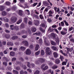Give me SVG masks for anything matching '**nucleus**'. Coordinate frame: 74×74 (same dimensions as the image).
<instances>
[{
  "label": "nucleus",
  "instance_id": "nucleus-1",
  "mask_svg": "<svg viewBox=\"0 0 74 74\" xmlns=\"http://www.w3.org/2000/svg\"><path fill=\"white\" fill-rule=\"evenodd\" d=\"M45 53L46 55H51L52 54V51L49 47L46 48Z\"/></svg>",
  "mask_w": 74,
  "mask_h": 74
},
{
  "label": "nucleus",
  "instance_id": "nucleus-2",
  "mask_svg": "<svg viewBox=\"0 0 74 74\" xmlns=\"http://www.w3.org/2000/svg\"><path fill=\"white\" fill-rule=\"evenodd\" d=\"M54 14V12L52 11V10H49V12L47 13V14H49L47 16L48 17V18H49V16L50 17L52 16V14Z\"/></svg>",
  "mask_w": 74,
  "mask_h": 74
},
{
  "label": "nucleus",
  "instance_id": "nucleus-3",
  "mask_svg": "<svg viewBox=\"0 0 74 74\" xmlns=\"http://www.w3.org/2000/svg\"><path fill=\"white\" fill-rule=\"evenodd\" d=\"M17 19H18L16 17H13L11 18V22L13 23H15V22H16Z\"/></svg>",
  "mask_w": 74,
  "mask_h": 74
},
{
  "label": "nucleus",
  "instance_id": "nucleus-4",
  "mask_svg": "<svg viewBox=\"0 0 74 74\" xmlns=\"http://www.w3.org/2000/svg\"><path fill=\"white\" fill-rule=\"evenodd\" d=\"M25 53L26 55H30L31 54V51L29 49H27V51H25Z\"/></svg>",
  "mask_w": 74,
  "mask_h": 74
},
{
  "label": "nucleus",
  "instance_id": "nucleus-5",
  "mask_svg": "<svg viewBox=\"0 0 74 74\" xmlns=\"http://www.w3.org/2000/svg\"><path fill=\"white\" fill-rule=\"evenodd\" d=\"M39 61L41 63L45 62V60L42 58H40L39 59Z\"/></svg>",
  "mask_w": 74,
  "mask_h": 74
},
{
  "label": "nucleus",
  "instance_id": "nucleus-6",
  "mask_svg": "<svg viewBox=\"0 0 74 74\" xmlns=\"http://www.w3.org/2000/svg\"><path fill=\"white\" fill-rule=\"evenodd\" d=\"M23 44H24L25 46H28L29 43L27 40H24L23 42Z\"/></svg>",
  "mask_w": 74,
  "mask_h": 74
},
{
  "label": "nucleus",
  "instance_id": "nucleus-7",
  "mask_svg": "<svg viewBox=\"0 0 74 74\" xmlns=\"http://www.w3.org/2000/svg\"><path fill=\"white\" fill-rule=\"evenodd\" d=\"M43 4L45 5V6H47L48 5H49V4L48 2H47V1H43Z\"/></svg>",
  "mask_w": 74,
  "mask_h": 74
},
{
  "label": "nucleus",
  "instance_id": "nucleus-8",
  "mask_svg": "<svg viewBox=\"0 0 74 74\" xmlns=\"http://www.w3.org/2000/svg\"><path fill=\"white\" fill-rule=\"evenodd\" d=\"M51 37H52L53 39H56V34L54 33H52L51 34Z\"/></svg>",
  "mask_w": 74,
  "mask_h": 74
},
{
  "label": "nucleus",
  "instance_id": "nucleus-9",
  "mask_svg": "<svg viewBox=\"0 0 74 74\" xmlns=\"http://www.w3.org/2000/svg\"><path fill=\"white\" fill-rule=\"evenodd\" d=\"M7 45L9 46H13V45H14V43L11 42H9L7 43Z\"/></svg>",
  "mask_w": 74,
  "mask_h": 74
},
{
  "label": "nucleus",
  "instance_id": "nucleus-10",
  "mask_svg": "<svg viewBox=\"0 0 74 74\" xmlns=\"http://www.w3.org/2000/svg\"><path fill=\"white\" fill-rule=\"evenodd\" d=\"M55 62L56 64H59L60 63V60L59 58H57L56 59Z\"/></svg>",
  "mask_w": 74,
  "mask_h": 74
},
{
  "label": "nucleus",
  "instance_id": "nucleus-11",
  "mask_svg": "<svg viewBox=\"0 0 74 74\" xmlns=\"http://www.w3.org/2000/svg\"><path fill=\"white\" fill-rule=\"evenodd\" d=\"M39 23H40V22L38 20H36L34 22V25H36V26H38L39 25Z\"/></svg>",
  "mask_w": 74,
  "mask_h": 74
},
{
  "label": "nucleus",
  "instance_id": "nucleus-12",
  "mask_svg": "<svg viewBox=\"0 0 74 74\" xmlns=\"http://www.w3.org/2000/svg\"><path fill=\"white\" fill-rule=\"evenodd\" d=\"M5 9V7L4 6L0 5V11H2Z\"/></svg>",
  "mask_w": 74,
  "mask_h": 74
},
{
  "label": "nucleus",
  "instance_id": "nucleus-13",
  "mask_svg": "<svg viewBox=\"0 0 74 74\" xmlns=\"http://www.w3.org/2000/svg\"><path fill=\"white\" fill-rule=\"evenodd\" d=\"M18 14L20 16H22L23 15V12L21 10H20L18 11Z\"/></svg>",
  "mask_w": 74,
  "mask_h": 74
},
{
  "label": "nucleus",
  "instance_id": "nucleus-14",
  "mask_svg": "<svg viewBox=\"0 0 74 74\" xmlns=\"http://www.w3.org/2000/svg\"><path fill=\"white\" fill-rule=\"evenodd\" d=\"M10 55L11 56H14L15 55V53L13 51H11L10 53Z\"/></svg>",
  "mask_w": 74,
  "mask_h": 74
},
{
  "label": "nucleus",
  "instance_id": "nucleus-15",
  "mask_svg": "<svg viewBox=\"0 0 74 74\" xmlns=\"http://www.w3.org/2000/svg\"><path fill=\"white\" fill-rule=\"evenodd\" d=\"M5 37L6 38H9L10 37V35L9 34H6L4 35Z\"/></svg>",
  "mask_w": 74,
  "mask_h": 74
},
{
  "label": "nucleus",
  "instance_id": "nucleus-16",
  "mask_svg": "<svg viewBox=\"0 0 74 74\" xmlns=\"http://www.w3.org/2000/svg\"><path fill=\"white\" fill-rule=\"evenodd\" d=\"M66 62H63L62 64V66H64V65H66V64H67V62L68 61V60H67L66 59Z\"/></svg>",
  "mask_w": 74,
  "mask_h": 74
},
{
  "label": "nucleus",
  "instance_id": "nucleus-17",
  "mask_svg": "<svg viewBox=\"0 0 74 74\" xmlns=\"http://www.w3.org/2000/svg\"><path fill=\"white\" fill-rule=\"evenodd\" d=\"M3 60L4 61H6V62H8V61H9V60L7 58L5 57H4L3 58Z\"/></svg>",
  "mask_w": 74,
  "mask_h": 74
},
{
  "label": "nucleus",
  "instance_id": "nucleus-18",
  "mask_svg": "<svg viewBox=\"0 0 74 74\" xmlns=\"http://www.w3.org/2000/svg\"><path fill=\"white\" fill-rule=\"evenodd\" d=\"M53 55L55 58H58V53L56 52H54L53 53Z\"/></svg>",
  "mask_w": 74,
  "mask_h": 74
},
{
  "label": "nucleus",
  "instance_id": "nucleus-19",
  "mask_svg": "<svg viewBox=\"0 0 74 74\" xmlns=\"http://www.w3.org/2000/svg\"><path fill=\"white\" fill-rule=\"evenodd\" d=\"M51 45H53L55 46L56 45V43H55V42H54V41H53L52 40H51Z\"/></svg>",
  "mask_w": 74,
  "mask_h": 74
},
{
  "label": "nucleus",
  "instance_id": "nucleus-20",
  "mask_svg": "<svg viewBox=\"0 0 74 74\" xmlns=\"http://www.w3.org/2000/svg\"><path fill=\"white\" fill-rule=\"evenodd\" d=\"M38 48H39V45L38 44L36 45L35 48V50L38 51Z\"/></svg>",
  "mask_w": 74,
  "mask_h": 74
},
{
  "label": "nucleus",
  "instance_id": "nucleus-21",
  "mask_svg": "<svg viewBox=\"0 0 74 74\" xmlns=\"http://www.w3.org/2000/svg\"><path fill=\"white\" fill-rule=\"evenodd\" d=\"M36 28L35 27H33L32 28L31 30L32 32H36Z\"/></svg>",
  "mask_w": 74,
  "mask_h": 74
},
{
  "label": "nucleus",
  "instance_id": "nucleus-22",
  "mask_svg": "<svg viewBox=\"0 0 74 74\" xmlns=\"http://www.w3.org/2000/svg\"><path fill=\"white\" fill-rule=\"evenodd\" d=\"M61 34H62V35H66L67 33L65 32L64 31H62L61 32Z\"/></svg>",
  "mask_w": 74,
  "mask_h": 74
},
{
  "label": "nucleus",
  "instance_id": "nucleus-23",
  "mask_svg": "<svg viewBox=\"0 0 74 74\" xmlns=\"http://www.w3.org/2000/svg\"><path fill=\"white\" fill-rule=\"evenodd\" d=\"M2 15L3 16H5L7 15V12L5 11H3L2 12Z\"/></svg>",
  "mask_w": 74,
  "mask_h": 74
},
{
  "label": "nucleus",
  "instance_id": "nucleus-24",
  "mask_svg": "<svg viewBox=\"0 0 74 74\" xmlns=\"http://www.w3.org/2000/svg\"><path fill=\"white\" fill-rule=\"evenodd\" d=\"M18 38V37L16 36H13L12 38V40H16V39H17Z\"/></svg>",
  "mask_w": 74,
  "mask_h": 74
},
{
  "label": "nucleus",
  "instance_id": "nucleus-25",
  "mask_svg": "<svg viewBox=\"0 0 74 74\" xmlns=\"http://www.w3.org/2000/svg\"><path fill=\"white\" fill-rule=\"evenodd\" d=\"M48 73H50L51 74H54V73H53V71H52L51 70V69H49L48 71Z\"/></svg>",
  "mask_w": 74,
  "mask_h": 74
},
{
  "label": "nucleus",
  "instance_id": "nucleus-26",
  "mask_svg": "<svg viewBox=\"0 0 74 74\" xmlns=\"http://www.w3.org/2000/svg\"><path fill=\"white\" fill-rule=\"evenodd\" d=\"M47 63L48 65H49L50 66H52V65H53V63L51 62H48Z\"/></svg>",
  "mask_w": 74,
  "mask_h": 74
},
{
  "label": "nucleus",
  "instance_id": "nucleus-27",
  "mask_svg": "<svg viewBox=\"0 0 74 74\" xmlns=\"http://www.w3.org/2000/svg\"><path fill=\"white\" fill-rule=\"evenodd\" d=\"M61 61V62H63V59H64V57L62 56H60V57L59 58Z\"/></svg>",
  "mask_w": 74,
  "mask_h": 74
},
{
  "label": "nucleus",
  "instance_id": "nucleus-28",
  "mask_svg": "<svg viewBox=\"0 0 74 74\" xmlns=\"http://www.w3.org/2000/svg\"><path fill=\"white\" fill-rule=\"evenodd\" d=\"M3 19H4V21L6 22H8V19L6 18L3 17Z\"/></svg>",
  "mask_w": 74,
  "mask_h": 74
},
{
  "label": "nucleus",
  "instance_id": "nucleus-29",
  "mask_svg": "<svg viewBox=\"0 0 74 74\" xmlns=\"http://www.w3.org/2000/svg\"><path fill=\"white\" fill-rule=\"evenodd\" d=\"M59 41H60L59 38V37H57V38L56 39V42H57L58 43V42H59Z\"/></svg>",
  "mask_w": 74,
  "mask_h": 74
},
{
  "label": "nucleus",
  "instance_id": "nucleus-30",
  "mask_svg": "<svg viewBox=\"0 0 74 74\" xmlns=\"http://www.w3.org/2000/svg\"><path fill=\"white\" fill-rule=\"evenodd\" d=\"M34 16L36 18V19H39V16H38L35 14H34Z\"/></svg>",
  "mask_w": 74,
  "mask_h": 74
},
{
  "label": "nucleus",
  "instance_id": "nucleus-31",
  "mask_svg": "<svg viewBox=\"0 0 74 74\" xmlns=\"http://www.w3.org/2000/svg\"><path fill=\"white\" fill-rule=\"evenodd\" d=\"M20 49L22 51H25L26 49V47H20Z\"/></svg>",
  "mask_w": 74,
  "mask_h": 74
},
{
  "label": "nucleus",
  "instance_id": "nucleus-32",
  "mask_svg": "<svg viewBox=\"0 0 74 74\" xmlns=\"http://www.w3.org/2000/svg\"><path fill=\"white\" fill-rule=\"evenodd\" d=\"M3 65H5V66H7L8 64H7V62H3Z\"/></svg>",
  "mask_w": 74,
  "mask_h": 74
},
{
  "label": "nucleus",
  "instance_id": "nucleus-33",
  "mask_svg": "<svg viewBox=\"0 0 74 74\" xmlns=\"http://www.w3.org/2000/svg\"><path fill=\"white\" fill-rule=\"evenodd\" d=\"M45 7H42L41 9H40V13H42V10L44 8H45Z\"/></svg>",
  "mask_w": 74,
  "mask_h": 74
},
{
  "label": "nucleus",
  "instance_id": "nucleus-34",
  "mask_svg": "<svg viewBox=\"0 0 74 74\" xmlns=\"http://www.w3.org/2000/svg\"><path fill=\"white\" fill-rule=\"evenodd\" d=\"M49 31H50L51 32L53 31L54 30V29H51V27H49L48 29Z\"/></svg>",
  "mask_w": 74,
  "mask_h": 74
},
{
  "label": "nucleus",
  "instance_id": "nucleus-35",
  "mask_svg": "<svg viewBox=\"0 0 74 74\" xmlns=\"http://www.w3.org/2000/svg\"><path fill=\"white\" fill-rule=\"evenodd\" d=\"M10 27H11L10 28V30H13L14 29V28H13V27H14V25H11L10 26Z\"/></svg>",
  "mask_w": 74,
  "mask_h": 74
},
{
  "label": "nucleus",
  "instance_id": "nucleus-36",
  "mask_svg": "<svg viewBox=\"0 0 74 74\" xmlns=\"http://www.w3.org/2000/svg\"><path fill=\"white\" fill-rule=\"evenodd\" d=\"M41 55L42 56L44 55L45 53H44V51L43 50H42L41 51Z\"/></svg>",
  "mask_w": 74,
  "mask_h": 74
},
{
  "label": "nucleus",
  "instance_id": "nucleus-37",
  "mask_svg": "<svg viewBox=\"0 0 74 74\" xmlns=\"http://www.w3.org/2000/svg\"><path fill=\"white\" fill-rule=\"evenodd\" d=\"M48 11V8H46L43 14L44 15H45V11L46 12H47Z\"/></svg>",
  "mask_w": 74,
  "mask_h": 74
},
{
  "label": "nucleus",
  "instance_id": "nucleus-38",
  "mask_svg": "<svg viewBox=\"0 0 74 74\" xmlns=\"http://www.w3.org/2000/svg\"><path fill=\"white\" fill-rule=\"evenodd\" d=\"M63 21L65 23V24L66 26H69V23H67V21H66V20H64Z\"/></svg>",
  "mask_w": 74,
  "mask_h": 74
},
{
  "label": "nucleus",
  "instance_id": "nucleus-39",
  "mask_svg": "<svg viewBox=\"0 0 74 74\" xmlns=\"http://www.w3.org/2000/svg\"><path fill=\"white\" fill-rule=\"evenodd\" d=\"M40 30L42 33H44V32H45V30H44V29H43L41 27L40 28Z\"/></svg>",
  "mask_w": 74,
  "mask_h": 74
},
{
  "label": "nucleus",
  "instance_id": "nucleus-40",
  "mask_svg": "<svg viewBox=\"0 0 74 74\" xmlns=\"http://www.w3.org/2000/svg\"><path fill=\"white\" fill-rule=\"evenodd\" d=\"M52 48L53 49L54 51H56V50H57V48L56 47L52 46Z\"/></svg>",
  "mask_w": 74,
  "mask_h": 74
},
{
  "label": "nucleus",
  "instance_id": "nucleus-41",
  "mask_svg": "<svg viewBox=\"0 0 74 74\" xmlns=\"http://www.w3.org/2000/svg\"><path fill=\"white\" fill-rule=\"evenodd\" d=\"M24 21L25 23H27V18H25L24 19Z\"/></svg>",
  "mask_w": 74,
  "mask_h": 74
},
{
  "label": "nucleus",
  "instance_id": "nucleus-42",
  "mask_svg": "<svg viewBox=\"0 0 74 74\" xmlns=\"http://www.w3.org/2000/svg\"><path fill=\"white\" fill-rule=\"evenodd\" d=\"M40 26L42 27H44L45 26V24L44 23H42L41 24Z\"/></svg>",
  "mask_w": 74,
  "mask_h": 74
},
{
  "label": "nucleus",
  "instance_id": "nucleus-43",
  "mask_svg": "<svg viewBox=\"0 0 74 74\" xmlns=\"http://www.w3.org/2000/svg\"><path fill=\"white\" fill-rule=\"evenodd\" d=\"M63 29L64 30V32H65L66 33H67V28H64Z\"/></svg>",
  "mask_w": 74,
  "mask_h": 74
},
{
  "label": "nucleus",
  "instance_id": "nucleus-44",
  "mask_svg": "<svg viewBox=\"0 0 74 74\" xmlns=\"http://www.w3.org/2000/svg\"><path fill=\"white\" fill-rule=\"evenodd\" d=\"M40 73V71L38 70H36L35 73H34V74H39Z\"/></svg>",
  "mask_w": 74,
  "mask_h": 74
},
{
  "label": "nucleus",
  "instance_id": "nucleus-45",
  "mask_svg": "<svg viewBox=\"0 0 74 74\" xmlns=\"http://www.w3.org/2000/svg\"><path fill=\"white\" fill-rule=\"evenodd\" d=\"M22 22V20L20 19L16 23L17 24H19V23H21Z\"/></svg>",
  "mask_w": 74,
  "mask_h": 74
},
{
  "label": "nucleus",
  "instance_id": "nucleus-46",
  "mask_svg": "<svg viewBox=\"0 0 74 74\" xmlns=\"http://www.w3.org/2000/svg\"><path fill=\"white\" fill-rule=\"evenodd\" d=\"M37 4H38V3L37 2L34 3V4L32 5V6L33 7H35V6H36Z\"/></svg>",
  "mask_w": 74,
  "mask_h": 74
},
{
  "label": "nucleus",
  "instance_id": "nucleus-47",
  "mask_svg": "<svg viewBox=\"0 0 74 74\" xmlns=\"http://www.w3.org/2000/svg\"><path fill=\"white\" fill-rule=\"evenodd\" d=\"M47 21L48 22L50 23V22H52V19L49 18L47 19Z\"/></svg>",
  "mask_w": 74,
  "mask_h": 74
},
{
  "label": "nucleus",
  "instance_id": "nucleus-48",
  "mask_svg": "<svg viewBox=\"0 0 74 74\" xmlns=\"http://www.w3.org/2000/svg\"><path fill=\"white\" fill-rule=\"evenodd\" d=\"M48 66H46L43 69V70L45 71L46 70H47L48 69Z\"/></svg>",
  "mask_w": 74,
  "mask_h": 74
},
{
  "label": "nucleus",
  "instance_id": "nucleus-49",
  "mask_svg": "<svg viewBox=\"0 0 74 74\" xmlns=\"http://www.w3.org/2000/svg\"><path fill=\"white\" fill-rule=\"evenodd\" d=\"M10 2L6 1L5 3V4L6 5H10Z\"/></svg>",
  "mask_w": 74,
  "mask_h": 74
},
{
  "label": "nucleus",
  "instance_id": "nucleus-50",
  "mask_svg": "<svg viewBox=\"0 0 74 74\" xmlns=\"http://www.w3.org/2000/svg\"><path fill=\"white\" fill-rule=\"evenodd\" d=\"M27 66L28 67H30V63L29 62H27Z\"/></svg>",
  "mask_w": 74,
  "mask_h": 74
},
{
  "label": "nucleus",
  "instance_id": "nucleus-51",
  "mask_svg": "<svg viewBox=\"0 0 74 74\" xmlns=\"http://www.w3.org/2000/svg\"><path fill=\"white\" fill-rule=\"evenodd\" d=\"M23 68L24 69V70H26V69H27V67L25 65H24L23 66Z\"/></svg>",
  "mask_w": 74,
  "mask_h": 74
},
{
  "label": "nucleus",
  "instance_id": "nucleus-52",
  "mask_svg": "<svg viewBox=\"0 0 74 74\" xmlns=\"http://www.w3.org/2000/svg\"><path fill=\"white\" fill-rule=\"evenodd\" d=\"M20 1V3H22V4H23V3H25V0H19Z\"/></svg>",
  "mask_w": 74,
  "mask_h": 74
},
{
  "label": "nucleus",
  "instance_id": "nucleus-53",
  "mask_svg": "<svg viewBox=\"0 0 74 74\" xmlns=\"http://www.w3.org/2000/svg\"><path fill=\"white\" fill-rule=\"evenodd\" d=\"M13 72L15 74H18V71L15 70H13Z\"/></svg>",
  "mask_w": 74,
  "mask_h": 74
},
{
  "label": "nucleus",
  "instance_id": "nucleus-54",
  "mask_svg": "<svg viewBox=\"0 0 74 74\" xmlns=\"http://www.w3.org/2000/svg\"><path fill=\"white\" fill-rule=\"evenodd\" d=\"M40 51H38L35 54L36 55H39V54H40Z\"/></svg>",
  "mask_w": 74,
  "mask_h": 74
},
{
  "label": "nucleus",
  "instance_id": "nucleus-55",
  "mask_svg": "<svg viewBox=\"0 0 74 74\" xmlns=\"http://www.w3.org/2000/svg\"><path fill=\"white\" fill-rule=\"evenodd\" d=\"M14 27V29H16V30H19V27L16 26Z\"/></svg>",
  "mask_w": 74,
  "mask_h": 74
},
{
  "label": "nucleus",
  "instance_id": "nucleus-56",
  "mask_svg": "<svg viewBox=\"0 0 74 74\" xmlns=\"http://www.w3.org/2000/svg\"><path fill=\"white\" fill-rule=\"evenodd\" d=\"M39 17L41 19H43V18H44L43 16H42V14H40L39 15Z\"/></svg>",
  "mask_w": 74,
  "mask_h": 74
},
{
  "label": "nucleus",
  "instance_id": "nucleus-57",
  "mask_svg": "<svg viewBox=\"0 0 74 74\" xmlns=\"http://www.w3.org/2000/svg\"><path fill=\"white\" fill-rule=\"evenodd\" d=\"M58 68V66H54L52 67V68L53 69H57Z\"/></svg>",
  "mask_w": 74,
  "mask_h": 74
},
{
  "label": "nucleus",
  "instance_id": "nucleus-58",
  "mask_svg": "<svg viewBox=\"0 0 74 74\" xmlns=\"http://www.w3.org/2000/svg\"><path fill=\"white\" fill-rule=\"evenodd\" d=\"M16 70H20V67L19 66H17L16 68Z\"/></svg>",
  "mask_w": 74,
  "mask_h": 74
},
{
  "label": "nucleus",
  "instance_id": "nucleus-59",
  "mask_svg": "<svg viewBox=\"0 0 74 74\" xmlns=\"http://www.w3.org/2000/svg\"><path fill=\"white\" fill-rule=\"evenodd\" d=\"M22 32L21 31L20 32H19L17 34V35H19L20 36V35H21L22 34Z\"/></svg>",
  "mask_w": 74,
  "mask_h": 74
},
{
  "label": "nucleus",
  "instance_id": "nucleus-60",
  "mask_svg": "<svg viewBox=\"0 0 74 74\" xmlns=\"http://www.w3.org/2000/svg\"><path fill=\"white\" fill-rule=\"evenodd\" d=\"M42 42V39H39V43H40V44H41Z\"/></svg>",
  "mask_w": 74,
  "mask_h": 74
},
{
  "label": "nucleus",
  "instance_id": "nucleus-61",
  "mask_svg": "<svg viewBox=\"0 0 74 74\" xmlns=\"http://www.w3.org/2000/svg\"><path fill=\"white\" fill-rule=\"evenodd\" d=\"M16 60V58H12V61L13 62V61H15V60Z\"/></svg>",
  "mask_w": 74,
  "mask_h": 74
},
{
  "label": "nucleus",
  "instance_id": "nucleus-62",
  "mask_svg": "<svg viewBox=\"0 0 74 74\" xmlns=\"http://www.w3.org/2000/svg\"><path fill=\"white\" fill-rule=\"evenodd\" d=\"M41 34V33L40 32H36V35L37 36H40V35Z\"/></svg>",
  "mask_w": 74,
  "mask_h": 74
},
{
  "label": "nucleus",
  "instance_id": "nucleus-63",
  "mask_svg": "<svg viewBox=\"0 0 74 74\" xmlns=\"http://www.w3.org/2000/svg\"><path fill=\"white\" fill-rule=\"evenodd\" d=\"M61 26H64V22H63V21L61 22Z\"/></svg>",
  "mask_w": 74,
  "mask_h": 74
},
{
  "label": "nucleus",
  "instance_id": "nucleus-64",
  "mask_svg": "<svg viewBox=\"0 0 74 74\" xmlns=\"http://www.w3.org/2000/svg\"><path fill=\"white\" fill-rule=\"evenodd\" d=\"M20 74H24V71L23 70H21L20 71Z\"/></svg>",
  "mask_w": 74,
  "mask_h": 74
}]
</instances>
